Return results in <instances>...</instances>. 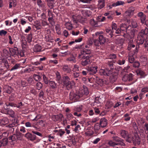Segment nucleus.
Masks as SVG:
<instances>
[{"label": "nucleus", "instance_id": "nucleus-1", "mask_svg": "<svg viewBox=\"0 0 148 148\" xmlns=\"http://www.w3.org/2000/svg\"><path fill=\"white\" fill-rule=\"evenodd\" d=\"M72 20L74 23L76 25L78 22L84 24L86 22V19L85 18L83 17L80 15H78L77 16H73L72 17Z\"/></svg>", "mask_w": 148, "mask_h": 148}, {"label": "nucleus", "instance_id": "nucleus-2", "mask_svg": "<svg viewBox=\"0 0 148 148\" xmlns=\"http://www.w3.org/2000/svg\"><path fill=\"white\" fill-rule=\"evenodd\" d=\"M121 136L124 138H126L127 141L131 142V135L128 133V132L125 130H121L120 131Z\"/></svg>", "mask_w": 148, "mask_h": 148}, {"label": "nucleus", "instance_id": "nucleus-3", "mask_svg": "<svg viewBox=\"0 0 148 148\" xmlns=\"http://www.w3.org/2000/svg\"><path fill=\"white\" fill-rule=\"evenodd\" d=\"M103 33L102 32H96L95 34L96 36L98 37L100 45L104 44L106 40V38L102 34Z\"/></svg>", "mask_w": 148, "mask_h": 148}, {"label": "nucleus", "instance_id": "nucleus-4", "mask_svg": "<svg viewBox=\"0 0 148 148\" xmlns=\"http://www.w3.org/2000/svg\"><path fill=\"white\" fill-rule=\"evenodd\" d=\"M131 142L132 141L135 145H139L141 141L140 139L137 134H135L133 136H131Z\"/></svg>", "mask_w": 148, "mask_h": 148}, {"label": "nucleus", "instance_id": "nucleus-5", "mask_svg": "<svg viewBox=\"0 0 148 148\" xmlns=\"http://www.w3.org/2000/svg\"><path fill=\"white\" fill-rule=\"evenodd\" d=\"M93 56V55H90L89 56H85V60L81 62L82 64L84 66H85L87 64L90 63L91 62L90 59Z\"/></svg>", "mask_w": 148, "mask_h": 148}, {"label": "nucleus", "instance_id": "nucleus-6", "mask_svg": "<svg viewBox=\"0 0 148 148\" xmlns=\"http://www.w3.org/2000/svg\"><path fill=\"white\" fill-rule=\"evenodd\" d=\"M79 96L73 92H70L69 95V99L70 100L73 101L74 102L76 101L79 98Z\"/></svg>", "mask_w": 148, "mask_h": 148}, {"label": "nucleus", "instance_id": "nucleus-7", "mask_svg": "<svg viewBox=\"0 0 148 148\" xmlns=\"http://www.w3.org/2000/svg\"><path fill=\"white\" fill-rule=\"evenodd\" d=\"M112 73L111 71L108 69H101L99 70V73L101 75L109 76Z\"/></svg>", "mask_w": 148, "mask_h": 148}, {"label": "nucleus", "instance_id": "nucleus-8", "mask_svg": "<svg viewBox=\"0 0 148 148\" xmlns=\"http://www.w3.org/2000/svg\"><path fill=\"white\" fill-rule=\"evenodd\" d=\"M112 138L114 141L118 142L117 143L118 145H120L122 146H124L125 144L123 142V140L121 138L117 136H113Z\"/></svg>", "mask_w": 148, "mask_h": 148}, {"label": "nucleus", "instance_id": "nucleus-9", "mask_svg": "<svg viewBox=\"0 0 148 148\" xmlns=\"http://www.w3.org/2000/svg\"><path fill=\"white\" fill-rule=\"evenodd\" d=\"M137 16L140 19L141 23H144L146 18V15L143 12H140L137 14Z\"/></svg>", "mask_w": 148, "mask_h": 148}, {"label": "nucleus", "instance_id": "nucleus-10", "mask_svg": "<svg viewBox=\"0 0 148 148\" xmlns=\"http://www.w3.org/2000/svg\"><path fill=\"white\" fill-rule=\"evenodd\" d=\"M97 68V66H91L88 67L87 70L90 74H93L96 73Z\"/></svg>", "mask_w": 148, "mask_h": 148}, {"label": "nucleus", "instance_id": "nucleus-11", "mask_svg": "<svg viewBox=\"0 0 148 148\" xmlns=\"http://www.w3.org/2000/svg\"><path fill=\"white\" fill-rule=\"evenodd\" d=\"M18 136L14 134L9 137H8V140L10 141L11 144H13L18 139Z\"/></svg>", "mask_w": 148, "mask_h": 148}, {"label": "nucleus", "instance_id": "nucleus-12", "mask_svg": "<svg viewBox=\"0 0 148 148\" xmlns=\"http://www.w3.org/2000/svg\"><path fill=\"white\" fill-rule=\"evenodd\" d=\"M134 10V8L132 7H130L128 10L125 12V15L127 16V17L130 16L133 14Z\"/></svg>", "mask_w": 148, "mask_h": 148}, {"label": "nucleus", "instance_id": "nucleus-13", "mask_svg": "<svg viewBox=\"0 0 148 148\" xmlns=\"http://www.w3.org/2000/svg\"><path fill=\"white\" fill-rule=\"evenodd\" d=\"M75 83L73 81H70L66 84L64 86H66V89L68 90L71 89L74 86Z\"/></svg>", "mask_w": 148, "mask_h": 148}, {"label": "nucleus", "instance_id": "nucleus-14", "mask_svg": "<svg viewBox=\"0 0 148 148\" xmlns=\"http://www.w3.org/2000/svg\"><path fill=\"white\" fill-rule=\"evenodd\" d=\"M99 124L101 127H106L107 125V120L104 118L101 119L100 120Z\"/></svg>", "mask_w": 148, "mask_h": 148}, {"label": "nucleus", "instance_id": "nucleus-15", "mask_svg": "<svg viewBox=\"0 0 148 148\" xmlns=\"http://www.w3.org/2000/svg\"><path fill=\"white\" fill-rule=\"evenodd\" d=\"M79 93L82 95L85 94L88 95L89 93V91L88 89L86 86H83L82 90H80Z\"/></svg>", "mask_w": 148, "mask_h": 148}, {"label": "nucleus", "instance_id": "nucleus-16", "mask_svg": "<svg viewBox=\"0 0 148 148\" xmlns=\"http://www.w3.org/2000/svg\"><path fill=\"white\" fill-rule=\"evenodd\" d=\"M81 12L83 15L85 17L89 16L91 14L90 11L86 9L82 10Z\"/></svg>", "mask_w": 148, "mask_h": 148}, {"label": "nucleus", "instance_id": "nucleus-17", "mask_svg": "<svg viewBox=\"0 0 148 148\" xmlns=\"http://www.w3.org/2000/svg\"><path fill=\"white\" fill-rule=\"evenodd\" d=\"M9 120L7 118H4L0 119V123L2 126H3L8 124Z\"/></svg>", "mask_w": 148, "mask_h": 148}, {"label": "nucleus", "instance_id": "nucleus-18", "mask_svg": "<svg viewBox=\"0 0 148 148\" xmlns=\"http://www.w3.org/2000/svg\"><path fill=\"white\" fill-rule=\"evenodd\" d=\"M2 56L4 57L7 58L10 56V54L8 50L7 49H3V53L2 54Z\"/></svg>", "mask_w": 148, "mask_h": 148}, {"label": "nucleus", "instance_id": "nucleus-19", "mask_svg": "<svg viewBox=\"0 0 148 148\" xmlns=\"http://www.w3.org/2000/svg\"><path fill=\"white\" fill-rule=\"evenodd\" d=\"M86 56L85 55V53H84V51L81 50L78 56V58L80 60L85 59V56Z\"/></svg>", "mask_w": 148, "mask_h": 148}, {"label": "nucleus", "instance_id": "nucleus-20", "mask_svg": "<svg viewBox=\"0 0 148 148\" xmlns=\"http://www.w3.org/2000/svg\"><path fill=\"white\" fill-rule=\"evenodd\" d=\"M62 69L64 71L67 73H70L71 71L70 68L67 65H63L62 66Z\"/></svg>", "mask_w": 148, "mask_h": 148}, {"label": "nucleus", "instance_id": "nucleus-21", "mask_svg": "<svg viewBox=\"0 0 148 148\" xmlns=\"http://www.w3.org/2000/svg\"><path fill=\"white\" fill-rule=\"evenodd\" d=\"M136 73L138 76H140L141 77H144L145 76L146 74L145 72L142 70L138 69L136 71Z\"/></svg>", "mask_w": 148, "mask_h": 148}, {"label": "nucleus", "instance_id": "nucleus-22", "mask_svg": "<svg viewBox=\"0 0 148 148\" xmlns=\"http://www.w3.org/2000/svg\"><path fill=\"white\" fill-rule=\"evenodd\" d=\"M10 52L11 53V55L13 56L17 54L18 51L17 48H16L15 49L11 48L10 49Z\"/></svg>", "mask_w": 148, "mask_h": 148}, {"label": "nucleus", "instance_id": "nucleus-23", "mask_svg": "<svg viewBox=\"0 0 148 148\" xmlns=\"http://www.w3.org/2000/svg\"><path fill=\"white\" fill-rule=\"evenodd\" d=\"M135 47V45L133 44V40L131 39L130 40L129 42L128 43V49L129 50H130L132 49V48H134Z\"/></svg>", "mask_w": 148, "mask_h": 148}, {"label": "nucleus", "instance_id": "nucleus-24", "mask_svg": "<svg viewBox=\"0 0 148 148\" xmlns=\"http://www.w3.org/2000/svg\"><path fill=\"white\" fill-rule=\"evenodd\" d=\"M124 42V40L122 38H119L116 39V43L120 46V48L122 47V45Z\"/></svg>", "mask_w": 148, "mask_h": 148}, {"label": "nucleus", "instance_id": "nucleus-25", "mask_svg": "<svg viewBox=\"0 0 148 148\" xmlns=\"http://www.w3.org/2000/svg\"><path fill=\"white\" fill-rule=\"evenodd\" d=\"M41 47L38 45H36L33 48V50L35 52H40L41 51Z\"/></svg>", "mask_w": 148, "mask_h": 148}, {"label": "nucleus", "instance_id": "nucleus-26", "mask_svg": "<svg viewBox=\"0 0 148 148\" xmlns=\"http://www.w3.org/2000/svg\"><path fill=\"white\" fill-rule=\"evenodd\" d=\"M148 32L147 29L146 28L145 29H142L139 33V36L144 37V36L147 34Z\"/></svg>", "mask_w": 148, "mask_h": 148}, {"label": "nucleus", "instance_id": "nucleus-27", "mask_svg": "<svg viewBox=\"0 0 148 148\" xmlns=\"http://www.w3.org/2000/svg\"><path fill=\"white\" fill-rule=\"evenodd\" d=\"M129 27H127V26L124 24H122L120 25V29L122 31H126L127 32L128 31V28Z\"/></svg>", "mask_w": 148, "mask_h": 148}, {"label": "nucleus", "instance_id": "nucleus-28", "mask_svg": "<svg viewBox=\"0 0 148 148\" xmlns=\"http://www.w3.org/2000/svg\"><path fill=\"white\" fill-rule=\"evenodd\" d=\"M66 28L69 30H71L73 28L71 22H68L65 23Z\"/></svg>", "mask_w": 148, "mask_h": 148}, {"label": "nucleus", "instance_id": "nucleus-29", "mask_svg": "<svg viewBox=\"0 0 148 148\" xmlns=\"http://www.w3.org/2000/svg\"><path fill=\"white\" fill-rule=\"evenodd\" d=\"M70 79L67 76H64L63 77V82L64 85L70 82Z\"/></svg>", "mask_w": 148, "mask_h": 148}, {"label": "nucleus", "instance_id": "nucleus-30", "mask_svg": "<svg viewBox=\"0 0 148 148\" xmlns=\"http://www.w3.org/2000/svg\"><path fill=\"white\" fill-rule=\"evenodd\" d=\"M144 37H140L139 36L138 37V43L139 45L142 44L144 42Z\"/></svg>", "mask_w": 148, "mask_h": 148}, {"label": "nucleus", "instance_id": "nucleus-31", "mask_svg": "<svg viewBox=\"0 0 148 148\" xmlns=\"http://www.w3.org/2000/svg\"><path fill=\"white\" fill-rule=\"evenodd\" d=\"M139 132L141 137H145V134L147 133L146 131L145 132L144 130L143 129H140L139 130Z\"/></svg>", "mask_w": 148, "mask_h": 148}, {"label": "nucleus", "instance_id": "nucleus-32", "mask_svg": "<svg viewBox=\"0 0 148 148\" xmlns=\"http://www.w3.org/2000/svg\"><path fill=\"white\" fill-rule=\"evenodd\" d=\"M90 23L93 26L96 27L98 26L97 22L95 21L93 18H92L90 19Z\"/></svg>", "mask_w": 148, "mask_h": 148}, {"label": "nucleus", "instance_id": "nucleus-33", "mask_svg": "<svg viewBox=\"0 0 148 148\" xmlns=\"http://www.w3.org/2000/svg\"><path fill=\"white\" fill-rule=\"evenodd\" d=\"M54 0H48L47 1L48 5L50 9H52L53 7V3Z\"/></svg>", "mask_w": 148, "mask_h": 148}, {"label": "nucleus", "instance_id": "nucleus-34", "mask_svg": "<svg viewBox=\"0 0 148 148\" xmlns=\"http://www.w3.org/2000/svg\"><path fill=\"white\" fill-rule=\"evenodd\" d=\"M97 20L99 22H103L105 21L106 18L101 16H98L97 18Z\"/></svg>", "mask_w": 148, "mask_h": 148}, {"label": "nucleus", "instance_id": "nucleus-35", "mask_svg": "<svg viewBox=\"0 0 148 148\" xmlns=\"http://www.w3.org/2000/svg\"><path fill=\"white\" fill-rule=\"evenodd\" d=\"M5 90L8 93H10L12 91V88L9 86H6L5 88Z\"/></svg>", "mask_w": 148, "mask_h": 148}, {"label": "nucleus", "instance_id": "nucleus-36", "mask_svg": "<svg viewBox=\"0 0 148 148\" xmlns=\"http://www.w3.org/2000/svg\"><path fill=\"white\" fill-rule=\"evenodd\" d=\"M8 142V140L7 138H4L2 140L1 143V146H4L7 145Z\"/></svg>", "mask_w": 148, "mask_h": 148}, {"label": "nucleus", "instance_id": "nucleus-37", "mask_svg": "<svg viewBox=\"0 0 148 148\" xmlns=\"http://www.w3.org/2000/svg\"><path fill=\"white\" fill-rule=\"evenodd\" d=\"M108 144L110 146L114 147L116 145H118V144H117V143H116L112 140H110L108 143Z\"/></svg>", "mask_w": 148, "mask_h": 148}, {"label": "nucleus", "instance_id": "nucleus-38", "mask_svg": "<svg viewBox=\"0 0 148 148\" xmlns=\"http://www.w3.org/2000/svg\"><path fill=\"white\" fill-rule=\"evenodd\" d=\"M25 125L27 127H33L35 128H37L34 125H32V124H31L30 122H27L25 123Z\"/></svg>", "mask_w": 148, "mask_h": 148}, {"label": "nucleus", "instance_id": "nucleus-39", "mask_svg": "<svg viewBox=\"0 0 148 148\" xmlns=\"http://www.w3.org/2000/svg\"><path fill=\"white\" fill-rule=\"evenodd\" d=\"M45 39L46 41L51 42H52V41L53 40L51 36L49 35H48L45 36Z\"/></svg>", "mask_w": 148, "mask_h": 148}, {"label": "nucleus", "instance_id": "nucleus-40", "mask_svg": "<svg viewBox=\"0 0 148 148\" xmlns=\"http://www.w3.org/2000/svg\"><path fill=\"white\" fill-rule=\"evenodd\" d=\"M67 61L72 62V63H75L76 62L75 58L73 57H71L67 58Z\"/></svg>", "mask_w": 148, "mask_h": 148}, {"label": "nucleus", "instance_id": "nucleus-41", "mask_svg": "<svg viewBox=\"0 0 148 148\" xmlns=\"http://www.w3.org/2000/svg\"><path fill=\"white\" fill-rule=\"evenodd\" d=\"M124 4V1H119L115 3L114 5V6H117L120 5H123Z\"/></svg>", "mask_w": 148, "mask_h": 148}, {"label": "nucleus", "instance_id": "nucleus-42", "mask_svg": "<svg viewBox=\"0 0 148 148\" xmlns=\"http://www.w3.org/2000/svg\"><path fill=\"white\" fill-rule=\"evenodd\" d=\"M21 64H16L13 67L10 69V71H12L14 70H16L19 68Z\"/></svg>", "mask_w": 148, "mask_h": 148}, {"label": "nucleus", "instance_id": "nucleus-43", "mask_svg": "<svg viewBox=\"0 0 148 148\" xmlns=\"http://www.w3.org/2000/svg\"><path fill=\"white\" fill-rule=\"evenodd\" d=\"M131 24L134 28H136L138 26L137 23L135 20H132L131 21Z\"/></svg>", "mask_w": 148, "mask_h": 148}, {"label": "nucleus", "instance_id": "nucleus-44", "mask_svg": "<svg viewBox=\"0 0 148 148\" xmlns=\"http://www.w3.org/2000/svg\"><path fill=\"white\" fill-rule=\"evenodd\" d=\"M100 125L98 123H96L94 127V128L95 131H98L100 129Z\"/></svg>", "mask_w": 148, "mask_h": 148}, {"label": "nucleus", "instance_id": "nucleus-45", "mask_svg": "<svg viewBox=\"0 0 148 148\" xmlns=\"http://www.w3.org/2000/svg\"><path fill=\"white\" fill-rule=\"evenodd\" d=\"M72 71L74 72L79 71V66L77 64H75L73 68Z\"/></svg>", "mask_w": 148, "mask_h": 148}, {"label": "nucleus", "instance_id": "nucleus-46", "mask_svg": "<svg viewBox=\"0 0 148 148\" xmlns=\"http://www.w3.org/2000/svg\"><path fill=\"white\" fill-rule=\"evenodd\" d=\"M34 79L36 81L40 80L41 79L40 77L38 75L34 74L33 76Z\"/></svg>", "mask_w": 148, "mask_h": 148}, {"label": "nucleus", "instance_id": "nucleus-47", "mask_svg": "<svg viewBox=\"0 0 148 148\" xmlns=\"http://www.w3.org/2000/svg\"><path fill=\"white\" fill-rule=\"evenodd\" d=\"M36 88L38 90H40L42 87V84L40 82H38L36 83Z\"/></svg>", "mask_w": 148, "mask_h": 148}, {"label": "nucleus", "instance_id": "nucleus-48", "mask_svg": "<svg viewBox=\"0 0 148 148\" xmlns=\"http://www.w3.org/2000/svg\"><path fill=\"white\" fill-rule=\"evenodd\" d=\"M32 35L31 34H28L27 38V40L29 43H30L32 41Z\"/></svg>", "mask_w": 148, "mask_h": 148}, {"label": "nucleus", "instance_id": "nucleus-49", "mask_svg": "<svg viewBox=\"0 0 148 148\" xmlns=\"http://www.w3.org/2000/svg\"><path fill=\"white\" fill-rule=\"evenodd\" d=\"M136 31H135L132 28L131 29L130 32H129L128 31L127 32L128 33H130L132 35V37H133L136 33Z\"/></svg>", "mask_w": 148, "mask_h": 148}, {"label": "nucleus", "instance_id": "nucleus-50", "mask_svg": "<svg viewBox=\"0 0 148 148\" xmlns=\"http://www.w3.org/2000/svg\"><path fill=\"white\" fill-rule=\"evenodd\" d=\"M43 80L44 82L46 84H47L49 83V81L48 78L46 77L45 75H43Z\"/></svg>", "mask_w": 148, "mask_h": 148}, {"label": "nucleus", "instance_id": "nucleus-51", "mask_svg": "<svg viewBox=\"0 0 148 148\" xmlns=\"http://www.w3.org/2000/svg\"><path fill=\"white\" fill-rule=\"evenodd\" d=\"M128 60L130 63H133L134 60V56H129Z\"/></svg>", "mask_w": 148, "mask_h": 148}, {"label": "nucleus", "instance_id": "nucleus-52", "mask_svg": "<svg viewBox=\"0 0 148 148\" xmlns=\"http://www.w3.org/2000/svg\"><path fill=\"white\" fill-rule=\"evenodd\" d=\"M63 117V115L61 114H60L58 115L55 116V117L56 119V120H61Z\"/></svg>", "mask_w": 148, "mask_h": 148}, {"label": "nucleus", "instance_id": "nucleus-53", "mask_svg": "<svg viewBox=\"0 0 148 148\" xmlns=\"http://www.w3.org/2000/svg\"><path fill=\"white\" fill-rule=\"evenodd\" d=\"M55 28L57 33L58 34H61L60 29L59 26L58 25H56Z\"/></svg>", "mask_w": 148, "mask_h": 148}, {"label": "nucleus", "instance_id": "nucleus-54", "mask_svg": "<svg viewBox=\"0 0 148 148\" xmlns=\"http://www.w3.org/2000/svg\"><path fill=\"white\" fill-rule=\"evenodd\" d=\"M84 51V53H85V55L86 56V55H87V56H89L90 55H93L91 53V51L90 50L85 49Z\"/></svg>", "mask_w": 148, "mask_h": 148}, {"label": "nucleus", "instance_id": "nucleus-55", "mask_svg": "<svg viewBox=\"0 0 148 148\" xmlns=\"http://www.w3.org/2000/svg\"><path fill=\"white\" fill-rule=\"evenodd\" d=\"M125 61L124 59L119 60L118 61L117 63L120 65H122L125 64Z\"/></svg>", "mask_w": 148, "mask_h": 148}, {"label": "nucleus", "instance_id": "nucleus-56", "mask_svg": "<svg viewBox=\"0 0 148 148\" xmlns=\"http://www.w3.org/2000/svg\"><path fill=\"white\" fill-rule=\"evenodd\" d=\"M85 134L87 136H90L93 135L94 132L90 130L86 132Z\"/></svg>", "mask_w": 148, "mask_h": 148}, {"label": "nucleus", "instance_id": "nucleus-57", "mask_svg": "<svg viewBox=\"0 0 148 148\" xmlns=\"http://www.w3.org/2000/svg\"><path fill=\"white\" fill-rule=\"evenodd\" d=\"M50 86L53 88H55L56 86V85L55 82L54 81H51L49 82Z\"/></svg>", "mask_w": 148, "mask_h": 148}, {"label": "nucleus", "instance_id": "nucleus-58", "mask_svg": "<svg viewBox=\"0 0 148 148\" xmlns=\"http://www.w3.org/2000/svg\"><path fill=\"white\" fill-rule=\"evenodd\" d=\"M140 65L139 62H135L133 63V66L134 68H138Z\"/></svg>", "mask_w": 148, "mask_h": 148}, {"label": "nucleus", "instance_id": "nucleus-59", "mask_svg": "<svg viewBox=\"0 0 148 148\" xmlns=\"http://www.w3.org/2000/svg\"><path fill=\"white\" fill-rule=\"evenodd\" d=\"M5 105L6 106L8 107V106H11L12 107H15L16 106V104L12 102L9 103L8 104L7 103H6Z\"/></svg>", "mask_w": 148, "mask_h": 148}, {"label": "nucleus", "instance_id": "nucleus-60", "mask_svg": "<svg viewBox=\"0 0 148 148\" xmlns=\"http://www.w3.org/2000/svg\"><path fill=\"white\" fill-rule=\"evenodd\" d=\"M116 58V55L114 53L111 54L109 56V58L111 59H115Z\"/></svg>", "mask_w": 148, "mask_h": 148}, {"label": "nucleus", "instance_id": "nucleus-61", "mask_svg": "<svg viewBox=\"0 0 148 148\" xmlns=\"http://www.w3.org/2000/svg\"><path fill=\"white\" fill-rule=\"evenodd\" d=\"M7 33V32L3 29L0 30V35L1 36H5Z\"/></svg>", "mask_w": 148, "mask_h": 148}, {"label": "nucleus", "instance_id": "nucleus-62", "mask_svg": "<svg viewBox=\"0 0 148 148\" xmlns=\"http://www.w3.org/2000/svg\"><path fill=\"white\" fill-rule=\"evenodd\" d=\"M105 5L104 2L98 3V6L99 9H101L103 8Z\"/></svg>", "mask_w": 148, "mask_h": 148}, {"label": "nucleus", "instance_id": "nucleus-63", "mask_svg": "<svg viewBox=\"0 0 148 148\" xmlns=\"http://www.w3.org/2000/svg\"><path fill=\"white\" fill-rule=\"evenodd\" d=\"M128 76V81H132L133 79V75L130 73L128 75H127Z\"/></svg>", "mask_w": 148, "mask_h": 148}, {"label": "nucleus", "instance_id": "nucleus-64", "mask_svg": "<svg viewBox=\"0 0 148 148\" xmlns=\"http://www.w3.org/2000/svg\"><path fill=\"white\" fill-rule=\"evenodd\" d=\"M94 44L96 46H99L100 44L99 40L97 39H95L94 40Z\"/></svg>", "mask_w": 148, "mask_h": 148}]
</instances>
